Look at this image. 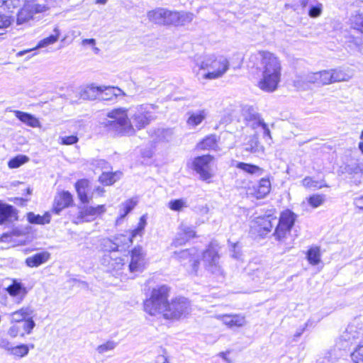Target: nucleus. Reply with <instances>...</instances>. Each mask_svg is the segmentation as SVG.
Returning a JSON list of instances; mask_svg holds the SVG:
<instances>
[{"mask_svg":"<svg viewBox=\"0 0 363 363\" xmlns=\"http://www.w3.org/2000/svg\"><path fill=\"white\" fill-rule=\"evenodd\" d=\"M113 240L118 247H129L133 243L131 237H130L129 235L118 234L114 237Z\"/></svg>","mask_w":363,"mask_h":363,"instance_id":"50","label":"nucleus"},{"mask_svg":"<svg viewBox=\"0 0 363 363\" xmlns=\"http://www.w3.org/2000/svg\"><path fill=\"white\" fill-rule=\"evenodd\" d=\"M0 347L9 352L12 346L7 338L0 337Z\"/></svg>","mask_w":363,"mask_h":363,"instance_id":"64","label":"nucleus"},{"mask_svg":"<svg viewBox=\"0 0 363 363\" xmlns=\"http://www.w3.org/2000/svg\"><path fill=\"white\" fill-rule=\"evenodd\" d=\"M156 106L153 104H141L129 109L130 124L136 131L142 130L147 126L150 122L155 119L153 111Z\"/></svg>","mask_w":363,"mask_h":363,"instance_id":"5","label":"nucleus"},{"mask_svg":"<svg viewBox=\"0 0 363 363\" xmlns=\"http://www.w3.org/2000/svg\"><path fill=\"white\" fill-rule=\"evenodd\" d=\"M218 139L216 135L211 134L205 137L197 145L196 148L199 150H214L219 151Z\"/></svg>","mask_w":363,"mask_h":363,"instance_id":"18","label":"nucleus"},{"mask_svg":"<svg viewBox=\"0 0 363 363\" xmlns=\"http://www.w3.org/2000/svg\"><path fill=\"white\" fill-rule=\"evenodd\" d=\"M27 219L30 223L45 225L50 222V215L49 213H45L43 216H40L30 212L27 214Z\"/></svg>","mask_w":363,"mask_h":363,"instance_id":"36","label":"nucleus"},{"mask_svg":"<svg viewBox=\"0 0 363 363\" xmlns=\"http://www.w3.org/2000/svg\"><path fill=\"white\" fill-rule=\"evenodd\" d=\"M60 35V30L58 27L56 26L53 30V33L50 36L40 40L35 48H46L48 45H53L58 40Z\"/></svg>","mask_w":363,"mask_h":363,"instance_id":"37","label":"nucleus"},{"mask_svg":"<svg viewBox=\"0 0 363 363\" xmlns=\"http://www.w3.org/2000/svg\"><path fill=\"white\" fill-rule=\"evenodd\" d=\"M9 318L11 323H19L23 321V319L21 316L18 311H13L9 314Z\"/></svg>","mask_w":363,"mask_h":363,"instance_id":"63","label":"nucleus"},{"mask_svg":"<svg viewBox=\"0 0 363 363\" xmlns=\"http://www.w3.org/2000/svg\"><path fill=\"white\" fill-rule=\"evenodd\" d=\"M215 159L211 155L196 157L193 160L194 169L203 181L210 182L215 174Z\"/></svg>","mask_w":363,"mask_h":363,"instance_id":"7","label":"nucleus"},{"mask_svg":"<svg viewBox=\"0 0 363 363\" xmlns=\"http://www.w3.org/2000/svg\"><path fill=\"white\" fill-rule=\"evenodd\" d=\"M61 143L62 145H73L78 141V138L76 135H69V136H65L61 137Z\"/></svg>","mask_w":363,"mask_h":363,"instance_id":"62","label":"nucleus"},{"mask_svg":"<svg viewBox=\"0 0 363 363\" xmlns=\"http://www.w3.org/2000/svg\"><path fill=\"white\" fill-rule=\"evenodd\" d=\"M147 215H143L139 220L137 227L130 232L129 236L131 237V240L136 238L137 236L143 237L145 228L147 225Z\"/></svg>","mask_w":363,"mask_h":363,"instance_id":"40","label":"nucleus"},{"mask_svg":"<svg viewBox=\"0 0 363 363\" xmlns=\"http://www.w3.org/2000/svg\"><path fill=\"white\" fill-rule=\"evenodd\" d=\"M257 55L262 69L258 86L264 91L272 92L277 89L281 81V61L274 53L268 51H259Z\"/></svg>","mask_w":363,"mask_h":363,"instance_id":"1","label":"nucleus"},{"mask_svg":"<svg viewBox=\"0 0 363 363\" xmlns=\"http://www.w3.org/2000/svg\"><path fill=\"white\" fill-rule=\"evenodd\" d=\"M73 201L72 194L67 191L58 193L54 199L53 211L59 214L62 210L69 207Z\"/></svg>","mask_w":363,"mask_h":363,"instance_id":"16","label":"nucleus"},{"mask_svg":"<svg viewBox=\"0 0 363 363\" xmlns=\"http://www.w3.org/2000/svg\"><path fill=\"white\" fill-rule=\"evenodd\" d=\"M24 4L28 7V9L30 10L33 16L36 13H43L48 9L42 0H26Z\"/></svg>","mask_w":363,"mask_h":363,"instance_id":"31","label":"nucleus"},{"mask_svg":"<svg viewBox=\"0 0 363 363\" xmlns=\"http://www.w3.org/2000/svg\"><path fill=\"white\" fill-rule=\"evenodd\" d=\"M25 4L23 8L18 11L17 16V23L23 24L28 22L33 18V13L28 9Z\"/></svg>","mask_w":363,"mask_h":363,"instance_id":"44","label":"nucleus"},{"mask_svg":"<svg viewBox=\"0 0 363 363\" xmlns=\"http://www.w3.org/2000/svg\"><path fill=\"white\" fill-rule=\"evenodd\" d=\"M323 6L321 4H318L315 6H311L309 10L308 14L311 18L318 17L322 13Z\"/></svg>","mask_w":363,"mask_h":363,"instance_id":"59","label":"nucleus"},{"mask_svg":"<svg viewBox=\"0 0 363 363\" xmlns=\"http://www.w3.org/2000/svg\"><path fill=\"white\" fill-rule=\"evenodd\" d=\"M99 87L102 88L101 93L99 94V99L101 100H112L118 96L121 91L120 89L112 86H101Z\"/></svg>","mask_w":363,"mask_h":363,"instance_id":"34","label":"nucleus"},{"mask_svg":"<svg viewBox=\"0 0 363 363\" xmlns=\"http://www.w3.org/2000/svg\"><path fill=\"white\" fill-rule=\"evenodd\" d=\"M158 141L168 143L172 140L173 130L172 129H158L156 131Z\"/></svg>","mask_w":363,"mask_h":363,"instance_id":"46","label":"nucleus"},{"mask_svg":"<svg viewBox=\"0 0 363 363\" xmlns=\"http://www.w3.org/2000/svg\"><path fill=\"white\" fill-rule=\"evenodd\" d=\"M145 253L141 246L135 247L130 252L129 269L131 272H142L145 267Z\"/></svg>","mask_w":363,"mask_h":363,"instance_id":"14","label":"nucleus"},{"mask_svg":"<svg viewBox=\"0 0 363 363\" xmlns=\"http://www.w3.org/2000/svg\"><path fill=\"white\" fill-rule=\"evenodd\" d=\"M325 195L320 194H314L306 198L308 204L313 208H318L325 201Z\"/></svg>","mask_w":363,"mask_h":363,"instance_id":"43","label":"nucleus"},{"mask_svg":"<svg viewBox=\"0 0 363 363\" xmlns=\"http://www.w3.org/2000/svg\"><path fill=\"white\" fill-rule=\"evenodd\" d=\"M118 343L114 340H108L106 342L99 345L96 347V352L100 354L113 351L117 346Z\"/></svg>","mask_w":363,"mask_h":363,"instance_id":"48","label":"nucleus"},{"mask_svg":"<svg viewBox=\"0 0 363 363\" xmlns=\"http://www.w3.org/2000/svg\"><path fill=\"white\" fill-rule=\"evenodd\" d=\"M216 318L229 328H240L246 324L245 316L240 314H220Z\"/></svg>","mask_w":363,"mask_h":363,"instance_id":"15","label":"nucleus"},{"mask_svg":"<svg viewBox=\"0 0 363 363\" xmlns=\"http://www.w3.org/2000/svg\"><path fill=\"white\" fill-rule=\"evenodd\" d=\"M167 206L174 211H182L187 207L186 201L184 199L171 200Z\"/></svg>","mask_w":363,"mask_h":363,"instance_id":"49","label":"nucleus"},{"mask_svg":"<svg viewBox=\"0 0 363 363\" xmlns=\"http://www.w3.org/2000/svg\"><path fill=\"white\" fill-rule=\"evenodd\" d=\"M355 363H363V345H359L352 354Z\"/></svg>","mask_w":363,"mask_h":363,"instance_id":"58","label":"nucleus"},{"mask_svg":"<svg viewBox=\"0 0 363 363\" xmlns=\"http://www.w3.org/2000/svg\"><path fill=\"white\" fill-rule=\"evenodd\" d=\"M50 258V252L47 251L36 253L26 259V264L29 267H38L40 265L46 263Z\"/></svg>","mask_w":363,"mask_h":363,"instance_id":"19","label":"nucleus"},{"mask_svg":"<svg viewBox=\"0 0 363 363\" xmlns=\"http://www.w3.org/2000/svg\"><path fill=\"white\" fill-rule=\"evenodd\" d=\"M102 88L91 84L83 88L80 92V97L84 100H94L99 99V94L101 93Z\"/></svg>","mask_w":363,"mask_h":363,"instance_id":"24","label":"nucleus"},{"mask_svg":"<svg viewBox=\"0 0 363 363\" xmlns=\"http://www.w3.org/2000/svg\"><path fill=\"white\" fill-rule=\"evenodd\" d=\"M230 67V62L223 55H211L205 58L194 67L199 81L213 80L222 77Z\"/></svg>","mask_w":363,"mask_h":363,"instance_id":"2","label":"nucleus"},{"mask_svg":"<svg viewBox=\"0 0 363 363\" xmlns=\"http://www.w3.org/2000/svg\"><path fill=\"white\" fill-rule=\"evenodd\" d=\"M302 185L307 189H320L322 185L312 177H306L302 180Z\"/></svg>","mask_w":363,"mask_h":363,"instance_id":"53","label":"nucleus"},{"mask_svg":"<svg viewBox=\"0 0 363 363\" xmlns=\"http://www.w3.org/2000/svg\"><path fill=\"white\" fill-rule=\"evenodd\" d=\"M167 9L164 8H157L154 10L149 11L147 16L150 21L157 24L165 25Z\"/></svg>","mask_w":363,"mask_h":363,"instance_id":"23","label":"nucleus"},{"mask_svg":"<svg viewBox=\"0 0 363 363\" xmlns=\"http://www.w3.org/2000/svg\"><path fill=\"white\" fill-rule=\"evenodd\" d=\"M13 113L16 118L27 125L32 128L40 127L39 120L33 115L21 111H14Z\"/></svg>","mask_w":363,"mask_h":363,"instance_id":"25","label":"nucleus"},{"mask_svg":"<svg viewBox=\"0 0 363 363\" xmlns=\"http://www.w3.org/2000/svg\"><path fill=\"white\" fill-rule=\"evenodd\" d=\"M106 211V208L104 205H98L97 206H84L79 208L78 216L74 223L79 224L84 222H91L99 216L104 213Z\"/></svg>","mask_w":363,"mask_h":363,"instance_id":"9","label":"nucleus"},{"mask_svg":"<svg viewBox=\"0 0 363 363\" xmlns=\"http://www.w3.org/2000/svg\"><path fill=\"white\" fill-rule=\"evenodd\" d=\"M350 174H363V157L352 158L346 167Z\"/></svg>","mask_w":363,"mask_h":363,"instance_id":"30","label":"nucleus"},{"mask_svg":"<svg viewBox=\"0 0 363 363\" xmlns=\"http://www.w3.org/2000/svg\"><path fill=\"white\" fill-rule=\"evenodd\" d=\"M35 327V323L33 320V318H29L28 320H23L22 328L23 332L26 335H30L31 334L33 328Z\"/></svg>","mask_w":363,"mask_h":363,"instance_id":"57","label":"nucleus"},{"mask_svg":"<svg viewBox=\"0 0 363 363\" xmlns=\"http://www.w3.org/2000/svg\"><path fill=\"white\" fill-rule=\"evenodd\" d=\"M245 118L250 128L256 132L259 130L262 131L264 137H268L269 139H272L271 132L268 125L258 113L249 112L248 114L245 116Z\"/></svg>","mask_w":363,"mask_h":363,"instance_id":"13","label":"nucleus"},{"mask_svg":"<svg viewBox=\"0 0 363 363\" xmlns=\"http://www.w3.org/2000/svg\"><path fill=\"white\" fill-rule=\"evenodd\" d=\"M191 311V304L188 299L184 297L176 298L171 303H167L164 318L165 319H179L186 316Z\"/></svg>","mask_w":363,"mask_h":363,"instance_id":"8","label":"nucleus"},{"mask_svg":"<svg viewBox=\"0 0 363 363\" xmlns=\"http://www.w3.org/2000/svg\"><path fill=\"white\" fill-rule=\"evenodd\" d=\"M320 257V248L318 247L310 248L307 252V259L312 265L318 264L321 261Z\"/></svg>","mask_w":363,"mask_h":363,"instance_id":"42","label":"nucleus"},{"mask_svg":"<svg viewBox=\"0 0 363 363\" xmlns=\"http://www.w3.org/2000/svg\"><path fill=\"white\" fill-rule=\"evenodd\" d=\"M10 354L17 357L18 358H22L26 357L29 352V346L27 345H20L15 347H11L10 351Z\"/></svg>","mask_w":363,"mask_h":363,"instance_id":"45","label":"nucleus"},{"mask_svg":"<svg viewBox=\"0 0 363 363\" xmlns=\"http://www.w3.org/2000/svg\"><path fill=\"white\" fill-rule=\"evenodd\" d=\"M296 218L297 215L289 209L284 210L280 213L279 222L273 233L276 240L286 243Z\"/></svg>","mask_w":363,"mask_h":363,"instance_id":"6","label":"nucleus"},{"mask_svg":"<svg viewBox=\"0 0 363 363\" xmlns=\"http://www.w3.org/2000/svg\"><path fill=\"white\" fill-rule=\"evenodd\" d=\"M137 201L131 199L123 202L120 206L119 217L116 220V225H118L121 223L122 219H123L136 206Z\"/></svg>","mask_w":363,"mask_h":363,"instance_id":"26","label":"nucleus"},{"mask_svg":"<svg viewBox=\"0 0 363 363\" xmlns=\"http://www.w3.org/2000/svg\"><path fill=\"white\" fill-rule=\"evenodd\" d=\"M167 15L165 25L179 26V12L172 11L167 9Z\"/></svg>","mask_w":363,"mask_h":363,"instance_id":"55","label":"nucleus"},{"mask_svg":"<svg viewBox=\"0 0 363 363\" xmlns=\"http://www.w3.org/2000/svg\"><path fill=\"white\" fill-rule=\"evenodd\" d=\"M29 158L23 155H17L16 157L11 159L8 162V166L11 169L18 168L22 164L28 162Z\"/></svg>","mask_w":363,"mask_h":363,"instance_id":"47","label":"nucleus"},{"mask_svg":"<svg viewBox=\"0 0 363 363\" xmlns=\"http://www.w3.org/2000/svg\"><path fill=\"white\" fill-rule=\"evenodd\" d=\"M169 289L167 286H160L152 289L151 296L144 302V310L150 315H162L166 312Z\"/></svg>","mask_w":363,"mask_h":363,"instance_id":"4","label":"nucleus"},{"mask_svg":"<svg viewBox=\"0 0 363 363\" xmlns=\"http://www.w3.org/2000/svg\"><path fill=\"white\" fill-rule=\"evenodd\" d=\"M89 186V182L87 179H80L75 184V189L80 201L83 203H88L92 197L89 196L87 190Z\"/></svg>","mask_w":363,"mask_h":363,"instance_id":"20","label":"nucleus"},{"mask_svg":"<svg viewBox=\"0 0 363 363\" xmlns=\"http://www.w3.org/2000/svg\"><path fill=\"white\" fill-rule=\"evenodd\" d=\"M276 218L267 216L257 218L255 223L259 227L260 231L263 230V232L267 233L272 230L274 224L276 223Z\"/></svg>","mask_w":363,"mask_h":363,"instance_id":"29","label":"nucleus"},{"mask_svg":"<svg viewBox=\"0 0 363 363\" xmlns=\"http://www.w3.org/2000/svg\"><path fill=\"white\" fill-rule=\"evenodd\" d=\"M11 22L12 21L9 16L0 14V30H4L9 27Z\"/></svg>","mask_w":363,"mask_h":363,"instance_id":"61","label":"nucleus"},{"mask_svg":"<svg viewBox=\"0 0 363 363\" xmlns=\"http://www.w3.org/2000/svg\"><path fill=\"white\" fill-rule=\"evenodd\" d=\"M327 77L326 70L311 72L295 80L294 85L298 89H305V84H307L327 85Z\"/></svg>","mask_w":363,"mask_h":363,"instance_id":"10","label":"nucleus"},{"mask_svg":"<svg viewBox=\"0 0 363 363\" xmlns=\"http://www.w3.org/2000/svg\"><path fill=\"white\" fill-rule=\"evenodd\" d=\"M7 334L11 338H15L18 336L25 337V333L22 332L21 327L17 323H12L7 330Z\"/></svg>","mask_w":363,"mask_h":363,"instance_id":"51","label":"nucleus"},{"mask_svg":"<svg viewBox=\"0 0 363 363\" xmlns=\"http://www.w3.org/2000/svg\"><path fill=\"white\" fill-rule=\"evenodd\" d=\"M101 264L106 266L110 271H119L125 264L121 257L114 255L105 253L101 259Z\"/></svg>","mask_w":363,"mask_h":363,"instance_id":"17","label":"nucleus"},{"mask_svg":"<svg viewBox=\"0 0 363 363\" xmlns=\"http://www.w3.org/2000/svg\"><path fill=\"white\" fill-rule=\"evenodd\" d=\"M14 214V208L12 206L0 201V225L9 220Z\"/></svg>","mask_w":363,"mask_h":363,"instance_id":"38","label":"nucleus"},{"mask_svg":"<svg viewBox=\"0 0 363 363\" xmlns=\"http://www.w3.org/2000/svg\"><path fill=\"white\" fill-rule=\"evenodd\" d=\"M203 262L206 270L216 277L223 276V270L219 264V256L213 248H209L203 253Z\"/></svg>","mask_w":363,"mask_h":363,"instance_id":"11","label":"nucleus"},{"mask_svg":"<svg viewBox=\"0 0 363 363\" xmlns=\"http://www.w3.org/2000/svg\"><path fill=\"white\" fill-rule=\"evenodd\" d=\"M245 150L252 153L264 152V147L259 144L257 134L250 137L245 144Z\"/></svg>","mask_w":363,"mask_h":363,"instance_id":"33","label":"nucleus"},{"mask_svg":"<svg viewBox=\"0 0 363 363\" xmlns=\"http://www.w3.org/2000/svg\"><path fill=\"white\" fill-rule=\"evenodd\" d=\"M271 190V182L269 179L262 178L257 187L254 188L253 194L257 199H263L269 194Z\"/></svg>","mask_w":363,"mask_h":363,"instance_id":"22","label":"nucleus"},{"mask_svg":"<svg viewBox=\"0 0 363 363\" xmlns=\"http://www.w3.org/2000/svg\"><path fill=\"white\" fill-rule=\"evenodd\" d=\"M6 291L11 296H21V301L27 293L26 288L17 280H13L12 284L6 288Z\"/></svg>","mask_w":363,"mask_h":363,"instance_id":"28","label":"nucleus"},{"mask_svg":"<svg viewBox=\"0 0 363 363\" xmlns=\"http://www.w3.org/2000/svg\"><path fill=\"white\" fill-rule=\"evenodd\" d=\"M174 257L179 261H182L183 259H191V254L188 250H182L179 252H174Z\"/></svg>","mask_w":363,"mask_h":363,"instance_id":"60","label":"nucleus"},{"mask_svg":"<svg viewBox=\"0 0 363 363\" xmlns=\"http://www.w3.org/2000/svg\"><path fill=\"white\" fill-rule=\"evenodd\" d=\"M103 246L104 250L107 252L106 253L111 254V252H116L118 250V246L116 242L111 239H104L103 240Z\"/></svg>","mask_w":363,"mask_h":363,"instance_id":"54","label":"nucleus"},{"mask_svg":"<svg viewBox=\"0 0 363 363\" xmlns=\"http://www.w3.org/2000/svg\"><path fill=\"white\" fill-rule=\"evenodd\" d=\"M206 113L204 110L193 112L190 113L187 120L188 125L191 127H196L199 125L206 118Z\"/></svg>","mask_w":363,"mask_h":363,"instance_id":"39","label":"nucleus"},{"mask_svg":"<svg viewBox=\"0 0 363 363\" xmlns=\"http://www.w3.org/2000/svg\"><path fill=\"white\" fill-rule=\"evenodd\" d=\"M327 84L348 82L354 76V71L349 67H339L326 70Z\"/></svg>","mask_w":363,"mask_h":363,"instance_id":"12","label":"nucleus"},{"mask_svg":"<svg viewBox=\"0 0 363 363\" xmlns=\"http://www.w3.org/2000/svg\"><path fill=\"white\" fill-rule=\"evenodd\" d=\"M107 118L102 122L109 131L121 136L134 135V130L130 124L129 109L125 108H113L107 113Z\"/></svg>","mask_w":363,"mask_h":363,"instance_id":"3","label":"nucleus"},{"mask_svg":"<svg viewBox=\"0 0 363 363\" xmlns=\"http://www.w3.org/2000/svg\"><path fill=\"white\" fill-rule=\"evenodd\" d=\"M236 167L250 175L261 176L264 172L263 169L259 166L245 162H238Z\"/></svg>","mask_w":363,"mask_h":363,"instance_id":"32","label":"nucleus"},{"mask_svg":"<svg viewBox=\"0 0 363 363\" xmlns=\"http://www.w3.org/2000/svg\"><path fill=\"white\" fill-rule=\"evenodd\" d=\"M121 176V172H103L99 177V181L104 184L111 185L120 179Z\"/></svg>","mask_w":363,"mask_h":363,"instance_id":"41","label":"nucleus"},{"mask_svg":"<svg viewBox=\"0 0 363 363\" xmlns=\"http://www.w3.org/2000/svg\"><path fill=\"white\" fill-rule=\"evenodd\" d=\"M350 22L352 28L363 34V9L352 15Z\"/></svg>","mask_w":363,"mask_h":363,"instance_id":"35","label":"nucleus"},{"mask_svg":"<svg viewBox=\"0 0 363 363\" xmlns=\"http://www.w3.org/2000/svg\"><path fill=\"white\" fill-rule=\"evenodd\" d=\"M194 18V15L190 12H179V26H183L191 23Z\"/></svg>","mask_w":363,"mask_h":363,"instance_id":"52","label":"nucleus"},{"mask_svg":"<svg viewBox=\"0 0 363 363\" xmlns=\"http://www.w3.org/2000/svg\"><path fill=\"white\" fill-rule=\"evenodd\" d=\"M249 274L251 279L258 284L264 283L266 280L270 279L269 269L262 266L252 269Z\"/></svg>","mask_w":363,"mask_h":363,"instance_id":"21","label":"nucleus"},{"mask_svg":"<svg viewBox=\"0 0 363 363\" xmlns=\"http://www.w3.org/2000/svg\"><path fill=\"white\" fill-rule=\"evenodd\" d=\"M17 311L20 313L23 320L33 318L35 311L33 308L30 306L22 307Z\"/></svg>","mask_w":363,"mask_h":363,"instance_id":"56","label":"nucleus"},{"mask_svg":"<svg viewBox=\"0 0 363 363\" xmlns=\"http://www.w3.org/2000/svg\"><path fill=\"white\" fill-rule=\"evenodd\" d=\"M179 230L182 232V234L185 236V238H182V240L179 239H174L172 243V246L178 247L184 245L189 239L196 236L195 230L189 226L182 225Z\"/></svg>","mask_w":363,"mask_h":363,"instance_id":"27","label":"nucleus"}]
</instances>
